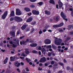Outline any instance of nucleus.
Here are the masks:
<instances>
[{"label":"nucleus","mask_w":73,"mask_h":73,"mask_svg":"<svg viewBox=\"0 0 73 73\" xmlns=\"http://www.w3.org/2000/svg\"><path fill=\"white\" fill-rule=\"evenodd\" d=\"M62 39H59L58 40L57 38H56L54 41V43L57 45H61V43L62 42Z\"/></svg>","instance_id":"nucleus-1"},{"label":"nucleus","mask_w":73,"mask_h":73,"mask_svg":"<svg viewBox=\"0 0 73 73\" xmlns=\"http://www.w3.org/2000/svg\"><path fill=\"white\" fill-rule=\"evenodd\" d=\"M14 20L15 21L17 22H20L23 21V19H21L19 17L15 16L14 17Z\"/></svg>","instance_id":"nucleus-2"},{"label":"nucleus","mask_w":73,"mask_h":73,"mask_svg":"<svg viewBox=\"0 0 73 73\" xmlns=\"http://www.w3.org/2000/svg\"><path fill=\"white\" fill-rule=\"evenodd\" d=\"M14 43L15 44H16V45L15 44H13L11 46L12 47H13V48H16L17 45H19V40L17 39L16 41V42H15Z\"/></svg>","instance_id":"nucleus-3"},{"label":"nucleus","mask_w":73,"mask_h":73,"mask_svg":"<svg viewBox=\"0 0 73 73\" xmlns=\"http://www.w3.org/2000/svg\"><path fill=\"white\" fill-rule=\"evenodd\" d=\"M7 13L8 12H7V11H6L4 12V13L2 16V19H4L6 18V17H7V15H8Z\"/></svg>","instance_id":"nucleus-4"},{"label":"nucleus","mask_w":73,"mask_h":73,"mask_svg":"<svg viewBox=\"0 0 73 73\" xmlns=\"http://www.w3.org/2000/svg\"><path fill=\"white\" fill-rule=\"evenodd\" d=\"M16 13L17 15L19 16V15H21L22 13H21V11L20 10H19V9H16Z\"/></svg>","instance_id":"nucleus-5"},{"label":"nucleus","mask_w":73,"mask_h":73,"mask_svg":"<svg viewBox=\"0 0 73 73\" xmlns=\"http://www.w3.org/2000/svg\"><path fill=\"white\" fill-rule=\"evenodd\" d=\"M46 61V59L45 57H43L41 58L39 60V62H44L45 61Z\"/></svg>","instance_id":"nucleus-6"},{"label":"nucleus","mask_w":73,"mask_h":73,"mask_svg":"<svg viewBox=\"0 0 73 73\" xmlns=\"http://www.w3.org/2000/svg\"><path fill=\"white\" fill-rule=\"evenodd\" d=\"M14 65L15 66H16L17 67V68H19L20 65V63H19L18 61H16L14 62Z\"/></svg>","instance_id":"nucleus-7"},{"label":"nucleus","mask_w":73,"mask_h":73,"mask_svg":"<svg viewBox=\"0 0 73 73\" xmlns=\"http://www.w3.org/2000/svg\"><path fill=\"white\" fill-rule=\"evenodd\" d=\"M44 43L45 44H50L51 43V41L48 39H46L44 41Z\"/></svg>","instance_id":"nucleus-8"},{"label":"nucleus","mask_w":73,"mask_h":73,"mask_svg":"<svg viewBox=\"0 0 73 73\" xmlns=\"http://www.w3.org/2000/svg\"><path fill=\"white\" fill-rule=\"evenodd\" d=\"M15 32L14 31H11L10 34L11 36H13V37H15Z\"/></svg>","instance_id":"nucleus-9"},{"label":"nucleus","mask_w":73,"mask_h":73,"mask_svg":"<svg viewBox=\"0 0 73 73\" xmlns=\"http://www.w3.org/2000/svg\"><path fill=\"white\" fill-rule=\"evenodd\" d=\"M32 12L34 15H39V12L37 11L36 10H33Z\"/></svg>","instance_id":"nucleus-10"},{"label":"nucleus","mask_w":73,"mask_h":73,"mask_svg":"<svg viewBox=\"0 0 73 73\" xmlns=\"http://www.w3.org/2000/svg\"><path fill=\"white\" fill-rule=\"evenodd\" d=\"M60 17L58 16H55L54 17L53 19L55 21H58L59 20Z\"/></svg>","instance_id":"nucleus-11"},{"label":"nucleus","mask_w":73,"mask_h":73,"mask_svg":"<svg viewBox=\"0 0 73 73\" xmlns=\"http://www.w3.org/2000/svg\"><path fill=\"white\" fill-rule=\"evenodd\" d=\"M60 15L63 19H64V18H66V17L65 16V14H64L62 11L61 12Z\"/></svg>","instance_id":"nucleus-12"},{"label":"nucleus","mask_w":73,"mask_h":73,"mask_svg":"<svg viewBox=\"0 0 73 73\" xmlns=\"http://www.w3.org/2000/svg\"><path fill=\"white\" fill-rule=\"evenodd\" d=\"M27 25L26 24L23 25L22 27H21V28L22 30H24L27 27Z\"/></svg>","instance_id":"nucleus-13"},{"label":"nucleus","mask_w":73,"mask_h":73,"mask_svg":"<svg viewBox=\"0 0 73 73\" xmlns=\"http://www.w3.org/2000/svg\"><path fill=\"white\" fill-rule=\"evenodd\" d=\"M32 20H33L32 18L30 17L27 20V23H29V22H31V21H32Z\"/></svg>","instance_id":"nucleus-14"},{"label":"nucleus","mask_w":73,"mask_h":73,"mask_svg":"<svg viewBox=\"0 0 73 73\" xmlns=\"http://www.w3.org/2000/svg\"><path fill=\"white\" fill-rule=\"evenodd\" d=\"M59 8H62V3L61 1H59L58 2Z\"/></svg>","instance_id":"nucleus-15"},{"label":"nucleus","mask_w":73,"mask_h":73,"mask_svg":"<svg viewBox=\"0 0 73 73\" xmlns=\"http://www.w3.org/2000/svg\"><path fill=\"white\" fill-rule=\"evenodd\" d=\"M37 44L36 43H33L32 44H30V46L31 47H35V46H37Z\"/></svg>","instance_id":"nucleus-16"},{"label":"nucleus","mask_w":73,"mask_h":73,"mask_svg":"<svg viewBox=\"0 0 73 73\" xmlns=\"http://www.w3.org/2000/svg\"><path fill=\"white\" fill-rule=\"evenodd\" d=\"M24 10L25 11H26V12H29L30 11H31V10H30V9L27 7L25 8Z\"/></svg>","instance_id":"nucleus-17"},{"label":"nucleus","mask_w":73,"mask_h":73,"mask_svg":"<svg viewBox=\"0 0 73 73\" xmlns=\"http://www.w3.org/2000/svg\"><path fill=\"white\" fill-rule=\"evenodd\" d=\"M45 14H46V15H50V11H45Z\"/></svg>","instance_id":"nucleus-18"},{"label":"nucleus","mask_w":73,"mask_h":73,"mask_svg":"<svg viewBox=\"0 0 73 73\" xmlns=\"http://www.w3.org/2000/svg\"><path fill=\"white\" fill-rule=\"evenodd\" d=\"M25 53L27 54H28L29 53V50L28 49H25Z\"/></svg>","instance_id":"nucleus-19"},{"label":"nucleus","mask_w":73,"mask_h":73,"mask_svg":"<svg viewBox=\"0 0 73 73\" xmlns=\"http://www.w3.org/2000/svg\"><path fill=\"white\" fill-rule=\"evenodd\" d=\"M49 3L50 4H55L54 0H50L49 1Z\"/></svg>","instance_id":"nucleus-20"},{"label":"nucleus","mask_w":73,"mask_h":73,"mask_svg":"<svg viewBox=\"0 0 73 73\" xmlns=\"http://www.w3.org/2000/svg\"><path fill=\"white\" fill-rule=\"evenodd\" d=\"M10 16H15V13H14V11H12L10 14Z\"/></svg>","instance_id":"nucleus-21"},{"label":"nucleus","mask_w":73,"mask_h":73,"mask_svg":"<svg viewBox=\"0 0 73 73\" xmlns=\"http://www.w3.org/2000/svg\"><path fill=\"white\" fill-rule=\"evenodd\" d=\"M8 57H6V59L4 61V64H5L7 62V61H8Z\"/></svg>","instance_id":"nucleus-22"},{"label":"nucleus","mask_w":73,"mask_h":73,"mask_svg":"<svg viewBox=\"0 0 73 73\" xmlns=\"http://www.w3.org/2000/svg\"><path fill=\"white\" fill-rule=\"evenodd\" d=\"M26 42H26V41H24V40H23L22 41L20 42V44L21 45H23V44H25V43H26Z\"/></svg>","instance_id":"nucleus-23"},{"label":"nucleus","mask_w":73,"mask_h":73,"mask_svg":"<svg viewBox=\"0 0 73 73\" xmlns=\"http://www.w3.org/2000/svg\"><path fill=\"white\" fill-rule=\"evenodd\" d=\"M11 61H15V58H13V56H11L10 58Z\"/></svg>","instance_id":"nucleus-24"},{"label":"nucleus","mask_w":73,"mask_h":73,"mask_svg":"<svg viewBox=\"0 0 73 73\" xmlns=\"http://www.w3.org/2000/svg\"><path fill=\"white\" fill-rule=\"evenodd\" d=\"M64 25V23H60V24L58 25V27H61Z\"/></svg>","instance_id":"nucleus-25"},{"label":"nucleus","mask_w":73,"mask_h":73,"mask_svg":"<svg viewBox=\"0 0 73 73\" xmlns=\"http://www.w3.org/2000/svg\"><path fill=\"white\" fill-rule=\"evenodd\" d=\"M26 60L27 62L28 63L29 62L31 61V59L27 58H26Z\"/></svg>","instance_id":"nucleus-26"},{"label":"nucleus","mask_w":73,"mask_h":73,"mask_svg":"<svg viewBox=\"0 0 73 73\" xmlns=\"http://www.w3.org/2000/svg\"><path fill=\"white\" fill-rule=\"evenodd\" d=\"M52 48H53V49H56L57 48V47L54 44H52Z\"/></svg>","instance_id":"nucleus-27"},{"label":"nucleus","mask_w":73,"mask_h":73,"mask_svg":"<svg viewBox=\"0 0 73 73\" xmlns=\"http://www.w3.org/2000/svg\"><path fill=\"white\" fill-rule=\"evenodd\" d=\"M53 28H56L58 27V25H53Z\"/></svg>","instance_id":"nucleus-28"},{"label":"nucleus","mask_w":73,"mask_h":73,"mask_svg":"<svg viewBox=\"0 0 73 73\" xmlns=\"http://www.w3.org/2000/svg\"><path fill=\"white\" fill-rule=\"evenodd\" d=\"M41 51L42 52V53H44V52H46V50L44 48H42L41 50Z\"/></svg>","instance_id":"nucleus-29"},{"label":"nucleus","mask_w":73,"mask_h":73,"mask_svg":"<svg viewBox=\"0 0 73 73\" xmlns=\"http://www.w3.org/2000/svg\"><path fill=\"white\" fill-rule=\"evenodd\" d=\"M70 38L69 37H68L67 38L66 40L64 41V42H67L69 40H70Z\"/></svg>","instance_id":"nucleus-30"},{"label":"nucleus","mask_w":73,"mask_h":73,"mask_svg":"<svg viewBox=\"0 0 73 73\" xmlns=\"http://www.w3.org/2000/svg\"><path fill=\"white\" fill-rule=\"evenodd\" d=\"M35 5L33 4H32L30 5V7L32 8H35Z\"/></svg>","instance_id":"nucleus-31"},{"label":"nucleus","mask_w":73,"mask_h":73,"mask_svg":"<svg viewBox=\"0 0 73 73\" xmlns=\"http://www.w3.org/2000/svg\"><path fill=\"white\" fill-rule=\"evenodd\" d=\"M21 56H23V57H25L26 56V55L25 54L24 52H23L22 54L21 55Z\"/></svg>","instance_id":"nucleus-32"},{"label":"nucleus","mask_w":73,"mask_h":73,"mask_svg":"<svg viewBox=\"0 0 73 73\" xmlns=\"http://www.w3.org/2000/svg\"><path fill=\"white\" fill-rule=\"evenodd\" d=\"M55 64L54 65V66H58V63L57 62H55Z\"/></svg>","instance_id":"nucleus-33"},{"label":"nucleus","mask_w":73,"mask_h":73,"mask_svg":"<svg viewBox=\"0 0 73 73\" xmlns=\"http://www.w3.org/2000/svg\"><path fill=\"white\" fill-rule=\"evenodd\" d=\"M46 48H52V46L50 45L47 46H46Z\"/></svg>","instance_id":"nucleus-34"},{"label":"nucleus","mask_w":73,"mask_h":73,"mask_svg":"<svg viewBox=\"0 0 73 73\" xmlns=\"http://www.w3.org/2000/svg\"><path fill=\"white\" fill-rule=\"evenodd\" d=\"M36 24V21H34L31 23L32 25H34Z\"/></svg>","instance_id":"nucleus-35"},{"label":"nucleus","mask_w":73,"mask_h":73,"mask_svg":"<svg viewBox=\"0 0 73 73\" xmlns=\"http://www.w3.org/2000/svg\"><path fill=\"white\" fill-rule=\"evenodd\" d=\"M61 66H63L64 65V64L61 62H59L58 63Z\"/></svg>","instance_id":"nucleus-36"},{"label":"nucleus","mask_w":73,"mask_h":73,"mask_svg":"<svg viewBox=\"0 0 73 73\" xmlns=\"http://www.w3.org/2000/svg\"><path fill=\"white\" fill-rule=\"evenodd\" d=\"M66 68L67 70H69L70 69V68L69 66L67 67Z\"/></svg>","instance_id":"nucleus-37"},{"label":"nucleus","mask_w":73,"mask_h":73,"mask_svg":"<svg viewBox=\"0 0 73 73\" xmlns=\"http://www.w3.org/2000/svg\"><path fill=\"white\" fill-rule=\"evenodd\" d=\"M42 4H43L42 2H40L38 3V4H39V5H42Z\"/></svg>","instance_id":"nucleus-38"},{"label":"nucleus","mask_w":73,"mask_h":73,"mask_svg":"<svg viewBox=\"0 0 73 73\" xmlns=\"http://www.w3.org/2000/svg\"><path fill=\"white\" fill-rule=\"evenodd\" d=\"M39 33L40 35L42 34V31H41V29L40 30V31L39 32Z\"/></svg>","instance_id":"nucleus-39"},{"label":"nucleus","mask_w":73,"mask_h":73,"mask_svg":"<svg viewBox=\"0 0 73 73\" xmlns=\"http://www.w3.org/2000/svg\"><path fill=\"white\" fill-rule=\"evenodd\" d=\"M54 64V61H52L51 63V65H53Z\"/></svg>","instance_id":"nucleus-40"},{"label":"nucleus","mask_w":73,"mask_h":73,"mask_svg":"<svg viewBox=\"0 0 73 73\" xmlns=\"http://www.w3.org/2000/svg\"><path fill=\"white\" fill-rule=\"evenodd\" d=\"M26 69L27 72H29V69H28V68L27 67Z\"/></svg>","instance_id":"nucleus-41"},{"label":"nucleus","mask_w":73,"mask_h":73,"mask_svg":"<svg viewBox=\"0 0 73 73\" xmlns=\"http://www.w3.org/2000/svg\"><path fill=\"white\" fill-rule=\"evenodd\" d=\"M32 52L33 53H37V51L35 50H34Z\"/></svg>","instance_id":"nucleus-42"},{"label":"nucleus","mask_w":73,"mask_h":73,"mask_svg":"<svg viewBox=\"0 0 73 73\" xmlns=\"http://www.w3.org/2000/svg\"><path fill=\"white\" fill-rule=\"evenodd\" d=\"M52 54V53L50 52H48V56H49V57L50 56V55Z\"/></svg>","instance_id":"nucleus-43"},{"label":"nucleus","mask_w":73,"mask_h":73,"mask_svg":"<svg viewBox=\"0 0 73 73\" xmlns=\"http://www.w3.org/2000/svg\"><path fill=\"white\" fill-rule=\"evenodd\" d=\"M35 31V29H31V33H33V32Z\"/></svg>","instance_id":"nucleus-44"},{"label":"nucleus","mask_w":73,"mask_h":73,"mask_svg":"<svg viewBox=\"0 0 73 73\" xmlns=\"http://www.w3.org/2000/svg\"><path fill=\"white\" fill-rule=\"evenodd\" d=\"M13 20H15L14 18H11L10 19V20L11 21H13Z\"/></svg>","instance_id":"nucleus-45"},{"label":"nucleus","mask_w":73,"mask_h":73,"mask_svg":"<svg viewBox=\"0 0 73 73\" xmlns=\"http://www.w3.org/2000/svg\"><path fill=\"white\" fill-rule=\"evenodd\" d=\"M36 0H29L31 2H35Z\"/></svg>","instance_id":"nucleus-46"},{"label":"nucleus","mask_w":73,"mask_h":73,"mask_svg":"<svg viewBox=\"0 0 73 73\" xmlns=\"http://www.w3.org/2000/svg\"><path fill=\"white\" fill-rule=\"evenodd\" d=\"M25 3V0H22V3Z\"/></svg>","instance_id":"nucleus-47"},{"label":"nucleus","mask_w":73,"mask_h":73,"mask_svg":"<svg viewBox=\"0 0 73 73\" xmlns=\"http://www.w3.org/2000/svg\"><path fill=\"white\" fill-rule=\"evenodd\" d=\"M22 73H27V72L25 70H23L22 71Z\"/></svg>","instance_id":"nucleus-48"},{"label":"nucleus","mask_w":73,"mask_h":73,"mask_svg":"<svg viewBox=\"0 0 73 73\" xmlns=\"http://www.w3.org/2000/svg\"><path fill=\"white\" fill-rule=\"evenodd\" d=\"M54 60L55 61H58V60L56 58H54Z\"/></svg>","instance_id":"nucleus-49"},{"label":"nucleus","mask_w":73,"mask_h":73,"mask_svg":"<svg viewBox=\"0 0 73 73\" xmlns=\"http://www.w3.org/2000/svg\"><path fill=\"white\" fill-rule=\"evenodd\" d=\"M20 33V31H17V35H19Z\"/></svg>","instance_id":"nucleus-50"},{"label":"nucleus","mask_w":73,"mask_h":73,"mask_svg":"<svg viewBox=\"0 0 73 73\" xmlns=\"http://www.w3.org/2000/svg\"><path fill=\"white\" fill-rule=\"evenodd\" d=\"M38 70L41 71V70H42V69L40 68L39 67L38 68Z\"/></svg>","instance_id":"nucleus-51"},{"label":"nucleus","mask_w":73,"mask_h":73,"mask_svg":"<svg viewBox=\"0 0 73 73\" xmlns=\"http://www.w3.org/2000/svg\"><path fill=\"white\" fill-rule=\"evenodd\" d=\"M25 37V36H23L20 37L19 38H20V39H22L23 38H24V37Z\"/></svg>","instance_id":"nucleus-52"},{"label":"nucleus","mask_w":73,"mask_h":73,"mask_svg":"<svg viewBox=\"0 0 73 73\" xmlns=\"http://www.w3.org/2000/svg\"><path fill=\"white\" fill-rule=\"evenodd\" d=\"M9 42L11 44H13V42L12 41H9Z\"/></svg>","instance_id":"nucleus-53"},{"label":"nucleus","mask_w":73,"mask_h":73,"mask_svg":"<svg viewBox=\"0 0 73 73\" xmlns=\"http://www.w3.org/2000/svg\"><path fill=\"white\" fill-rule=\"evenodd\" d=\"M72 27V25H69L68 26V28H69L70 29H71V28Z\"/></svg>","instance_id":"nucleus-54"},{"label":"nucleus","mask_w":73,"mask_h":73,"mask_svg":"<svg viewBox=\"0 0 73 73\" xmlns=\"http://www.w3.org/2000/svg\"><path fill=\"white\" fill-rule=\"evenodd\" d=\"M20 58H21V59H22V60H23V59H24V57H20Z\"/></svg>","instance_id":"nucleus-55"},{"label":"nucleus","mask_w":73,"mask_h":73,"mask_svg":"<svg viewBox=\"0 0 73 73\" xmlns=\"http://www.w3.org/2000/svg\"><path fill=\"white\" fill-rule=\"evenodd\" d=\"M17 71L19 72H20V69H19V68H17Z\"/></svg>","instance_id":"nucleus-56"},{"label":"nucleus","mask_w":73,"mask_h":73,"mask_svg":"<svg viewBox=\"0 0 73 73\" xmlns=\"http://www.w3.org/2000/svg\"><path fill=\"white\" fill-rule=\"evenodd\" d=\"M65 43V45H69V43H68L67 44L66 42H64Z\"/></svg>","instance_id":"nucleus-57"},{"label":"nucleus","mask_w":73,"mask_h":73,"mask_svg":"<svg viewBox=\"0 0 73 73\" xmlns=\"http://www.w3.org/2000/svg\"><path fill=\"white\" fill-rule=\"evenodd\" d=\"M15 28H16V27L15 26H13L12 27L13 29H15Z\"/></svg>","instance_id":"nucleus-58"},{"label":"nucleus","mask_w":73,"mask_h":73,"mask_svg":"<svg viewBox=\"0 0 73 73\" xmlns=\"http://www.w3.org/2000/svg\"><path fill=\"white\" fill-rule=\"evenodd\" d=\"M70 34L71 35H73V32H71L70 33Z\"/></svg>","instance_id":"nucleus-59"},{"label":"nucleus","mask_w":73,"mask_h":73,"mask_svg":"<svg viewBox=\"0 0 73 73\" xmlns=\"http://www.w3.org/2000/svg\"><path fill=\"white\" fill-rule=\"evenodd\" d=\"M48 65V63H46L44 64V65L46 66H47Z\"/></svg>","instance_id":"nucleus-60"},{"label":"nucleus","mask_w":73,"mask_h":73,"mask_svg":"<svg viewBox=\"0 0 73 73\" xmlns=\"http://www.w3.org/2000/svg\"><path fill=\"white\" fill-rule=\"evenodd\" d=\"M32 15V13H29L27 14V15H28V16H30V15Z\"/></svg>","instance_id":"nucleus-61"},{"label":"nucleus","mask_w":73,"mask_h":73,"mask_svg":"<svg viewBox=\"0 0 73 73\" xmlns=\"http://www.w3.org/2000/svg\"><path fill=\"white\" fill-rule=\"evenodd\" d=\"M26 42H29V39L28 38L26 40Z\"/></svg>","instance_id":"nucleus-62"},{"label":"nucleus","mask_w":73,"mask_h":73,"mask_svg":"<svg viewBox=\"0 0 73 73\" xmlns=\"http://www.w3.org/2000/svg\"><path fill=\"white\" fill-rule=\"evenodd\" d=\"M13 41H16V38H13Z\"/></svg>","instance_id":"nucleus-63"},{"label":"nucleus","mask_w":73,"mask_h":73,"mask_svg":"<svg viewBox=\"0 0 73 73\" xmlns=\"http://www.w3.org/2000/svg\"><path fill=\"white\" fill-rule=\"evenodd\" d=\"M58 73H62V71H58Z\"/></svg>","instance_id":"nucleus-64"}]
</instances>
